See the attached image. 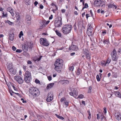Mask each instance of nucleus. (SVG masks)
<instances>
[{
  "instance_id": "16",
  "label": "nucleus",
  "mask_w": 121,
  "mask_h": 121,
  "mask_svg": "<svg viewBox=\"0 0 121 121\" xmlns=\"http://www.w3.org/2000/svg\"><path fill=\"white\" fill-rule=\"evenodd\" d=\"M22 50L24 51H27L28 50V46L27 44H24L22 45Z\"/></svg>"
},
{
  "instance_id": "18",
  "label": "nucleus",
  "mask_w": 121,
  "mask_h": 121,
  "mask_svg": "<svg viewBox=\"0 0 121 121\" xmlns=\"http://www.w3.org/2000/svg\"><path fill=\"white\" fill-rule=\"evenodd\" d=\"M115 94L117 97L120 98H121V94L119 91H115Z\"/></svg>"
},
{
  "instance_id": "53",
  "label": "nucleus",
  "mask_w": 121,
  "mask_h": 121,
  "mask_svg": "<svg viewBox=\"0 0 121 121\" xmlns=\"http://www.w3.org/2000/svg\"><path fill=\"white\" fill-rule=\"evenodd\" d=\"M104 112L105 114H106L107 113V109L106 108L104 107Z\"/></svg>"
},
{
  "instance_id": "36",
  "label": "nucleus",
  "mask_w": 121,
  "mask_h": 121,
  "mask_svg": "<svg viewBox=\"0 0 121 121\" xmlns=\"http://www.w3.org/2000/svg\"><path fill=\"white\" fill-rule=\"evenodd\" d=\"M69 69L70 71H73L74 69V67L73 65H71L69 67Z\"/></svg>"
},
{
  "instance_id": "7",
  "label": "nucleus",
  "mask_w": 121,
  "mask_h": 121,
  "mask_svg": "<svg viewBox=\"0 0 121 121\" xmlns=\"http://www.w3.org/2000/svg\"><path fill=\"white\" fill-rule=\"evenodd\" d=\"M94 4L95 5L97 6L103 7L104 5V2L100 0H95Z\"/></svg>"
},
{
  "instance_id": "26",
  "label": "nucleus",
  "mask_w": 121,
  "mask_h": 121,
  "mask_svg": "<svg viewBox=\"0 0 121 121\" xmlns=\"http://www.w3.org/2000/svg\"><path fill=\"white\" fill-rule=\"evenodd\" d=\"M9 93L10 92H12L13 93H14L15 94L17 95L19 97H21V95L19 93H15L11 89H9Z\"/></svg>"
},
{
  "instance_id": "54",
  "label": "nucleus",
  "mask_w": 121,
  "mask_h": 121,
  "mask_svg": "<svg viewBox=\"0 0 121 121\" xmlns=\"http://www.w3.org/2000/svg\"><path fill=\"white\" fill-rule=\"evenodd\" d=\"M48 78L49 81H51L52 79V77L51 76H49L48 77Z\"/></svg>"
},
{
  "instance_id": "2",
  "label": "nucleus",
  "mask_w": 121,
  "mask_h": 121,
  "mask_svg": "<svg viewBox=\"0 0 121 121\" xmlns=\"http://www.w3.org/2000/svg\"><path fill=\"white\" fill-rule=\"evenodd\" d=\"M63 60L62 59H56L54 63V69L58 72H61L63 64Z\"/></svg>"
},
{
  "instance_id": "64",
  "label": "nucleus",
  "mask_w": 121,
  "mask_h": 121,
  "mask_svg": "<svg viewBox=\"0 0 121 121\" xmlns=\"http://www.w3.org/2000/svg\"><path fill=\"white\" fill-rule=\"evenodd\" d=\"M64 48V47L62 46L61 48H59V50H63V49Z\"/></svg>"
},
{
  "instance_id": "5",
  "label": "nucleus",
  "mask_w": 121,
  "mask_h": 121,
  "mask_svg": "<svg viewBox=\"0 0 121 121\" xmlns=\"http://www.w3.org/2000/svg\"><path fill=\"white\" fill-rule=\"evenodd\" d=\"M40 44L44 46H48L49 45V43L45 38H41L39 40Z\"/></svg>"
},
{
  "instance_id": "29",
  "label": "nucleus",
  "mask_w": 121,
  "mask_h": 121,
  "mask_svg": "<svg viewBox=\"0 0 121 121\" xmlns=\"http://www.w3.org/2000/svg\"><path fill=\"white\" fill-rule=\"evenodd\" d=\"M86 59L89 60H91V55L90 53L85 55Z\"/></svg>"
},
{
  "instance_id": "40",
  "label": "nucleus",
  "mask_w": 121,
  "mask_h": 121,
  "mask_svg": "<svg viewBox=\"0 0 121 121\" xmlns=\"http://www.w3.org/2000/svg\"><path fill=\"white\" fill-rule=\"evenodd\" d=\"M88 7V4L87 3H85V4L84 6L82 8V10H83L85 8H87Z\"/></svg>"
},
{
  "instance_id": "63",
  "label": "nucleus",
  "mask_w": 121,
  "mask_h": 121,
  "mask_svg": "<svg viewBox=\"0 0 121 121\" xmlns=\"http://www.w3.org/2000/svg\"><path fill=\"white\" fill-rule=\"evenodd\" d=\"M106 25H107L108 26H109V27L110 28H111L112 26V24H110V25H109V24L108 23H107Z\"/></svg>"
},
{
  "instance_id": "52",
  "label": "nucleus",
  "mask_w": 121,
  "mask_h": 121,
  "mask_svg": "<svg viewBox=\"0 0 121 121\" xmlns=\"http://www.w3.org/2000/svg\"><path fill=\"white\" fill-rule=\"evenodd\" d=\"M27 66L26 65H23L22 66V68L24 70V71H26V68Z\"/></svg>"
},
{
  "instance_id": "59",
  "label": "nucleus",
  "mask_w": 121,
  "mask_h": 121,
  "mask_svg": "<svg viewBox=\"0 0 121 121\" xmlns=\"http://www.w3.org/2000/svg\"><path fill=\"white\" fill-rule=\"evenodd\" d=\"M12 50L14 51H15L16 49V48L15 46H13L12 47Z\"/></svg>"
},
{
  "instance_id": "56",
  "label": "nucleus",
  "mask_w": 121,
  "mask_h": 121,
  "mask_svg": "<svg viewBox=\"0 0 121 121\" xmlns=\"http://www.w3.org/2000/svg\"><path fill=\"white\" fill-rule=\"evenodd\" d=\"M65 97H63L61 98L60 99V101L61 102H62L64 101H65Z\"/></svg>"
},
{
  "instance_id": "11",
  "label": "nucleus",
  "mask_w": 121,
  "mask_h": 121,
  "mask_svg": "<svg viewBox=\"0 0 121 121\" xmlns=\"http://www.w3.org/2000/svg\"><path fill=\"white\" fill-rule=\"evenodd\" d=\"M69 50L72 51H77L78 50V48L76 45H71L69 48Z\"/></svg>"
},
{
  "instance_id": "31",
  "label": "nucleus",
  "mask_w": 121,
  "mask_h": 121,
  "mask_svg": "<svg viewBox=\"0 0 121 121\" xmlns=\"http://www.w3.org/2000/svg\"><path fill=\"white\" fill-rule=\"evenodd\" d=\"M26 20L27 21L29 20H31V17L29 15H27L26 16Z\"/></svg>"
},
{
  "instance_id": "50",
  "label": "nucleus",
  "mask_w": 121,
  "mask_h": 121,
  "mask_svg": "<svg viewBox=\"0 0 121 121\" xmlns=\"http://www.w3.org/2000/svg\"><path fill=\"white\" fill-rule=\"evenodd\" d=\"M91 24L90 23L88 24V28H92V26H91Z\"/></svg>"
},
{
  "instance_id": "39",
  "label": "nucleus",
  "mask_w": 121,
  "mask_h": 121,
  "mask_svg": "<svg viewBox=\"0 0 121 121\" xmlns=\"http://www.w3.org/2000/svg\"><path fill=\"white\" fill-rule=\"evenodd\" d=\"M81 73V70L80 69V68H78V70H77V75H79L80 74V73Z\"/></svg>"
},
{
  "instance_id": "3",
  "label": "nucleus",
  "mask_w": 121,
  "mask_h": 121,
  "mask_svg": "<svg viewBox=\"0 0 121 121\" xmlns=\"http://www.w3.org/2000/svg\"><path fill=\"white\" fill-rule=\"evenodd\" d=\"M72 26L70 24L64 26L62 28V32L64 34H67L71 32Z\"/></svg>"
},
{
  "instance_id": "60",
  "label": "nucleus",
  "mask_w": 121,
  "mask_h": 121,
  "mask_svg": "<svg viewBox=\"0 0 121 121\" xmlns=\"http://www.w3.org/2000/svg\"><path fill=\"white\" fill-rule=\"evenodd\" d=\"M38 2L36 1H35L34 2V5L35 6H36L38 4Z\"/></svg>"
},
{
  "instance_id": "35",
  "label": "nucleus",
  "mask_w": 121,
  "mask_h": 121,
  "mask_svg": "<svg viewBox=\"0 0 121 121\" xmlns=\"http://www.w3.org/2000/svg\"><path fill=\"white\" fill-rule=\"evenodd\" d=\"M55 115L57 118L60 119H61L62 120H63L64 119V118L63 117L59 116L57 114H55Z\"/></svg>"
},
{
  "instance_id": "51",
  "label": "nucleus",
  "mask_w": 121,
  "mask_h": 121,
  "mask_svg": "<svg viewBox=\"0 0 121 121\" xmlns=\"http://www.w3.org/2000/svg\"><path fill=\"white\" fill-rule=\"evenodd\" d=\"M22 52V50L21 49H17L16 51V52L18 53H21Z\"/></svg>"
},
{
  "instance_id": "24",
  "label": "nucleus",
  "mask_w": 121,
  "mask_h": 121,
  "mask_svg": "<svg viewBox=\"0 0 121 121\" xmlns=\"http://www.w3.org/2000/svg\"><path fill=\"white\" fill-rule=\"evenodd\" d=\"M54 85V83H51L49 84L46 87L47 89H49L52 88L53 86Z\"/></svg>"
},
{
  "instance_id": "10",
  "label": "nucleus",
  "mask_w": 121,
  "mask_h": 121,
  "mask_svg": "<svg viewBox=\"0 0 121 121\" xmlns=\"http://www.w3.org/2000/svg\"><path fill=\"white\" fill-rule=\"evenodd\" d=\"M53 95L52 92H50L48 94V96L46 99L47 102H49L52 101L53 99Z\"/></svg>"
},
{
  "instance_id": "28",
  "label": "nucleus",
  "mask_w": 121,
  "mask_h": 121,
  "mask_svg": "<svg viewBox=\"0 0 121 121\" xmlns=\"http://www.w3.org/2000/svg\"><path fill=\"white\" fill-rule=\"evenodd\" d=\"M55 32L57 35L59 37H61L62 35L61 33L59 32L58 30H56L55 31Z\"/></svg>"
},
{
  "instance_id": "43",
  "label": "nucleus",
  "mask_w": 121,
  "mask_h": 121,
  "mask_svg": "<svg viewBox=\"0 0 121 121\" xmlns=\"http://www.w3.org/2000/svg\"><path fill=\"white\" fill-rule=\"evenodd\" d=\"M108 41L107 40H104L103 41L104 43L106 44H108Z\"/></svg>"
},
{
  "instance_id": "25",
  "label": "nucleus",
  "mask_w": 121,
  "mask_h": 121,
  "mask_svg": "<svg viewBox=\"0 0 121 121\" xmlns=\"http://www.w3.org/2000/svg\"><path fill=\"white\" fill-rule=\"evenodd\" d=\"M100 116L101 117V121L104 120L106 121V117L104 116L103 113L101 114L100 115Z\"/></svg>"
},
{
  "instance_id": "47",
  "label": "nucleus",
  "mask_w": 121,
  "mask_h": 121,
  "mask_svg": "<svg viewBox=\"0 0 121 121\" xmlns=\"http://www.w3.org/2000/svg\"><path fill=\"white\" fill-rule=\"evenodd\" d=\"M83 97L84 95L82 94H80L78 96V98L80 99H82L83 98Z\"/></svg>"
},
{
  "instance_id": "20",
  "label": "nucleus",
  "mask_w": 121,
  "mask_h": 121,
  "mask_svg": "<svg viewBox=\"0 0 121 121\" xmlns=\"http://www.w3.org/2000/svg\"><path fill=\"white\" fill-rule=\"evenodd\" d=\"M9 39L11 41H13L14 39V35L13 33L10 34H9Z\"/></svg>"
},
{
  "instance_id": "61",
  "label": "nucleus",
  "mask_w": 121,
  "mask_h": 121,
  "mask_svg": "<svg viewBox=\"0 0 121 121\" xmlns=\"http://www.w3.org/2000/svg\"><path fill=\"white\" fill-rule=\"evenodd\" d=\"M61 12L62 13H65V9H61Z\"/></svg>"
},
{
  "instance_id": "49",
  "label": "nucleus",
  "mask_w": 121,
  "mask_h": 121,
  "mask_svg": "<svg viewBox=\"0 0 121 121\" xmlns=\"http://www.w3.org/2000/svg\"><path fill=\"white\" fill-rule=\"evenodd\" d=\"M7 22L9 24V25H12L13 24V23L12 22H10L8 20L7 21Z\"/></svg>"
},
{
  "instance_id": "45",
  "label": "nucleus",
  "mask_w": 121,
  "mask_h": 121,
  "mask_svg": "<svg viewBox=\"0 0 121 121\" xmlns=\"http://www.w3.org/2000/svg\"><path fill=\"white\" fill-rule=\"evenodd\" d=\"M91 87H89L88 88V90L87 93H91Z\"/></svg>"
},
{
  "instance_id": "23",
  "label": "nucleus",
  "mask_w": 121,
  "mask_h": 121,
  "mask_svg": "<svg viewBox=\"0 0 121 121\" xmlns=\"http://www.w3.org/2000/svg\"><path fill=\"white\" fill-rule=\"evenodd\" d=\"M114 7L115 8V9H116L117 8V7L116 5H114L113 4H109L108 5V7L109 8H114Z\"/></svg>"
},
{
  "instance_id": "9",
  "label": "nucleus",
  "mask_w": 121,
  "mask_h": 121,
  "mask_svg": "<svg viewBox=\"0 0 121 121\" xmlns=\"http://www.w3.org/2000/svg\"><path fill=\"white\" fill-rule=\"evenodd\" d=\"M61 20V19L60 20L57 19L55 21L54 24L55 27H59L60 26L62 25Z\"/></svg>"
},
{
  "instance_id": "22",
  "label": "nucleus",
  "mask_w": 121,
  "mask_h": 121,
  "mask_svg": "<svg viewBox=\"0 0 121 121\" xmlns=\"http://www.w3.org/2000/svg\"><path fill=\"white\" fill-rule=\"evenodd\" d=\"M8 68L9 69V72L13 74H15V71L13 68H12L10 69L9 67Z\"/></svg>"
},
{
  "instance_id": "42",
  "label": "nucleus",
  "mask_w": 121,
  "mask_h": 121,
  "mask_svg": "<svg viewBox=\"0 0 121 121\" xmlns=\"http://www.w3.org/2000/svg\"><path fill=\"white\" fill-rule=\"evenodd\" d=\"M96 78L98 81L99 82L100 80V78L99 77V75H97L96 76Z\"/></svg>"
},
{
  "instance_id": "27",
  "label": "nucleus",
  "mask_w": 121,
  "mask_h": 121,
  "mask_svg": "<svg viewBox=\"0 0 121 121\" xmlns=\"http://www.w3.org/2000/svg\"><path fill=\"white\" fill-rule=\"evenodd\" d=\"M101 66L103 67H105L107 64L106 61L104 60H103L101 62Z\"/></svg>"
},
{
  "instance_id": "13",
  "label": "nucleus",
  "mask_w": 121,
  "mask_h": 121,
  "mask_svg": "<svg viewBox=\"0 0 121 121\" xmlns=\"http://www.w3.org/2000/svg\"><path fill=\"white\" fill-rule=\"evenodd\" d=\"M115 116L118 121H121V113L119 112L115 113Z\"/></svg>"
},
{
  "instance_id": "55",
  "label": "nucleus",
  "mask_w": 121,
  "mask_h": 121,
  "mask_svg": "<svg viewBox=\"0 0 121 121\" xmlns=\"http://www.w3.org/2000/svg\"><path fill=\"white\" fill-rule=\"evenodd\" d=\"M26 21L27 23L28 24V25H30L31 23V20Z\"/></svg>"
},
{
  "instance_id": "44",
  "label": "nucleus",
  "mask_w": 121,
  "mask_h": 121,
  "mask_svg": "<svg viewBox=\"0 0 121 121\" xmlns=\"http://www.w3.org/2000/svg\"><path fill=\"white\" fill-rule=\"evenodd\" d=\"M23 35V32L22 31L20 32V34L19 35V38H20Z\"/></svg>"
},
{
  "instance_id": "17",
  "label": "nucleus",
  "mask_w": 121,
  "mask_h": 121,
  "mask_svg": "<svg viewBox=\"0 0 121 121\" xmlns=\"http://www.w3.org/2000/svg\"><path fill=\"white\" fill-rule=\"evenodd\" d=\"M87 34L88 36H91L92 34V29L91 28H87Z\"/></svg>"
},
{
  "instance_id": "48",
  "label": "nucleus",
  "mask_w": 121,
  "mask_h": 121,
  "mask_svg": "<svg viewBox=\"0 0 121 121\" xmlns=\"http://www.w3.org/2000/svg\"><path fill=\"white\" fill-rule=\"evenodd\" d=\"M12 86L14 90L17 91V88L15 87L13 84L12 85Z\"/></svg>"
},
{
  "instance_id": "62",
  "label": "nucleus",
  "mask_w": 121,
  "mask_h": 121,
  "mask_svg": "<svg viewBox=\"0 0 121 121\" xmlns=\"http://www.w3.org/2000/svg\"><path fill=\"white\" fill-rule=\"evenodd\" d=\"M86 18L87 19L88 18V17H90V15L89 14H86Z\"/></svg>"
},
{
  "instance_id": "33",
  "label": "nucleus",
  "mask_w": 121,
  "mask_h": 121,
  "mask_svg": "<svg viewBox=\"0 0 121 121\" xmlns=\"http://www.w3.org/2000/svg\"><path fill=\"white\" fill-rule=\"evenodd\" d=\"M111 61V58L110 57H109L107 59V60L106 61V63L108 65L110 63Z\"/></svg>"
},
{
  "instance_id": "32",
  "label": "nucleus",
  "mask_w": 121,
  "mask_h": 121,
  "mask_svg": "<svg viewBox=\"0 0 121 121\" xmlns=\"http://www.w3.org/2000/svg\"><path fill=\"white\" fill-rule=\"evenodd\" d=\"M83 53L85 55L89 53V52L87 50V49L86 48L84 50L83 49Z\"/></svg>"
},
{
  "instance_id": "58",
  "label": "nucleus",
  "mask_w": 121,
  "mask_h": 121,
  "mask_svg": "<svg viewBox=\"0 0 121 121\" xmlns=\"http://www.w3.org/2000/svg\"><path fill=\"white\" fill-rule=\"evenodd\" d=\"M90 13H91V17H93V13L92 11V10H90Z\"/></svg>"
},
{
  "instance_id": "34",
  "label": "nucleus",
  "mask_w": 121,
  "mask_h": 121,
  "mask_svg": "<svg viewBox=\"0 0 121 121\" xmlns=\"http://www.w3.org/2000/svg\"><path fill=\"white\" fill-rule=\"evenodd\" d=\"M61 42V43H64L66 42V40L64 38H62L60 39Z\"/></svg>"
},
{
  "instance_id": "38",
  "label": "nucleus",
  "mask_w": 121,
  "mask_h": 121,
  "mask_svg": "<svg viewBox=\"0 0 121 121\" xmlns=\"http://www.w3.org/2000/svg\"><path fill=\"white\" fill-rule=\"evenodd\" d=\"M87 112L89 116L88 117V118L89 119H90L91 118V114L89 110H88L87 111Z\"/></svg>"
},
{
  "instance_id": "41",
  "label": "nucleus",
  "mask_w": 121,
  "mask_h": 121,
  "mask_svg": "<svg viewBox=\"0 0 121 121\" xmlns=\"http://www.w3.org/2000/svg\"><path fill=\"white\" fill-rule=\"evenodd\" d=\"M101 113L100 112H99L98 114H97V119L98 120H99L100 119V114H101Z\"/></svg>"
},
{
  "instance_id": "30",
  "label": "nucleus",
  "mask_w": 121,
  "mask_h": 121,
  "mask_svg": "<svg viewBox=\"0 0 121 121\" xmlns=\"http://www.w3.org/2000/svg\"><path fill=\"white\" fill-rule=\"evenodd\" d=\"M2 17H7L8 15V14L7 13H4V11H2Z\"/></svg>"
},
{
  "instance_id": "8",
  "label": "nucleus",
  "mask_w": 121,
  "mask_h": 121,
  "mask_svg": "<svg viewBox=\"0 0 121 121\" xmlns=\"http://www.w3.org/2000/svg\"><path fill=\"white\" fill-rule=\"evenodd\" d=\"M14 80L20 84H22L23 82V80L20 76H16L14 77Z\"/></svg>"
},
{
  "instance_id": "12",
  "label": "nucleus",
  "mask_w": 121,
  "mask_h": 121,
  "mask_svg": "<svg viewBox=\"0 0 121 121\" xmlns=\"http://www.w3.org/2000/svg\"><path fill=\"white\" fill-rule=\"evenodd\" d=\"M69 94L70 95L74 97L75 98H76L78 95L77 91L74 90H73L72 92H70Z\"/></svg>"
},
{
  "instance_id": "57",
  "label": "nucleus",
  "mask_w": 121,
  "mask_h": 121,
  "mask_svg": "<svg viewBox=\"0 0 121 121\" xmlns=\"http://www.w3.org/2000/svg\"><path fill=\"white\" fill-rule=\"evenodd\" d=\"M35 82L36 83L38 84V83H39L40 82L38 80L36 79L35 80Z\"/></svg>"
},
{
  "instance_id": "21",
  "label": "nucleus",
  "mask_w": 121,
  "mask_h": 121,
  "mask_svg": "<svg viewBox=\"0 0 121 121\" xmlns=\"http://www.w3.org/2000/svg\"><path fill=\"white\" fill-rule=\"evenodd\" d=\"M15 17L17 22L20 20L21 18L20 17L18 13L17 12L15 13Z\"/></svg>"
},
{
  "instance_id": "37",
  "label": "nucleus",
  "mask_w": 121,
  "mask_h": 121,
  "mask_svg": "<svg viewBox=\"0 0 121 121\" xmlns=\"http://www.w3.org/2000/svg\"><path fill=\"white\" fill-rule=\"evenodd\" d=\"M64 104L65 106V107H67L69 104V101L67 100L65 101L64 102Z\"/></svg>"
},
{
  "instance_id": "46",
  "label": "nucleus",
  "mask_w": 121,
  "mask_h": 121,
  "mask_svg": "<svg viewBox=\"0 0 121 121\" xmlns=\"http://www.w3.org/2000/svg\"><path fill=\"white\" fill-rule=\"evenodd\" d=\"M51 5L52 6H54L56 7V10L58 9V8H57V6L53 3H52L51 4Z\"/></svg>"
},
{
  "instance_id": "14",
  "label": "nucleus",
  "mask_w": 121,
  "mask_h": 121,
  "mask_svg": "<svg viewBox=\"0 0 121 121\" xmlns=\"http://www.w3.org/2000/svg\"><path fill=\"white\" fill-rule=\"evenodd\" d=\"M7 10L10 13L12 17L14 16L15 14L14 13V10L11 7H9L7 8Z\"/></svg>"
},
{
  "instance_id": "1",
  "label": "nucleus",
  "mask_w": 121,
  "mask_h": 121,
  "mask_svg": "<svg viewBox=\"0 0 121 121\" xmlns=\"http://www.w3.org/2000/svg\"><path fill=\"white\" fill-rule=\"evenodd\" d=\"M29 91L30 93L29 96L32 99L36 98L40 94V92L38 89L34 87H30Z\"/></svg>"
},
{
  "instance_id": "19",
  "label": "nucleus",
  "mask_w": 121,
  "mask_h": 121,
  "mask_svg": "<svg viewBox=\"0 0 121 121\" xmlns=\"http://www.w3.org/2000/svg\"><path fill=\"white\" fill-rule=\"evenodd\" d=\"M60 83L62 84H68L69 83V82L68 80H62L61 81Z\"/></svg>"
},
{
  "instance_id": "4",
  "label": "nucleus",
  "mask_w": 121,
  "mask_h": 121,
  "mask_svg": "<svg viewBox=\"0 0 121 121\" xmlns=\"http://www.w3.org/2000/svg\"><path fill=\"white\" fill-rule=\"evenodd\" d=\"M24 80L26 82L28 83L31 82V74L29 71H26L24 75Z\"/></svg>"
},
{
  "instance_id": "6",
  "label": "nucleus",
  "mask_w": 121,
  "mask_h": 121,
  "mask_svg": "<svg viewBox=\"0 0 121 121\" xmlns=\"http://www.w3.org/2000/svg\"><path fill=\"white\" fill-rule=\"evenodd\" d=\"M112 59L113 61H117L118 57L117 55L116 51L115 49H114L111 53Z\"/></svg>"
},
{
  "instance_id": "15",
  "label": "nucleus",
  "mask_w": 121,
  "mask_h": 121,
  "mask_svg": "<svg viewBox=\"0 0 121 121\" xmlns=\"http://www.w3.org/2000/svg\"><path fill=\"white\" fill-rule=\"evenodd\" d=\"M42 57V56H39V55L36 56L33 58V60L35 61H39L40 60L41 58Z\"/></svg>"
}]
</instances>
